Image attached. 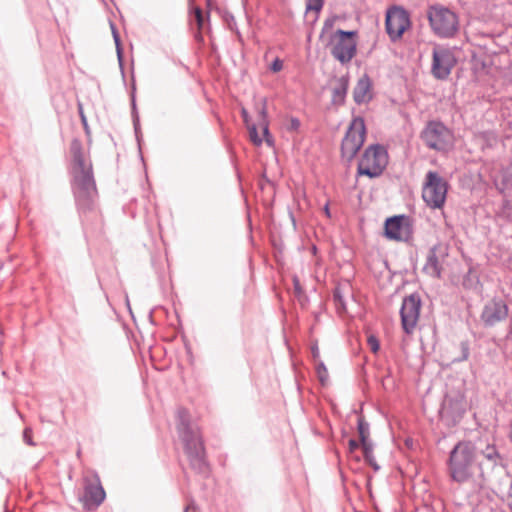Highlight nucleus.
<instances>
[{"label":"nucleus","instance_id":"41","mask_svg":"<svg viewBox=\"0 0 512 512\" xmlns=\"http://www.w3.org/2000/svg\"><path fill=\"white\" fill-rule=\"evenodd\" d=\"M140 132H141V130L135 129V137L139 144H140Z\"/></svg>","mask_w":512,"mask_h":512},{"label":"nucleus","instance_id":"44","mask_svg":"<svg viewBox=\"0 0 512 512\" xmlns=\"http://www.w3.org/2000/svg\"><path fill=\"white\" fill-rule=\"evenodd\" d=\"M191 508V505L186 506L185 512H187Z\"/></svg>","mask_w":512,"mask_h":512},{"label":"nucleus","instance_id":"18","mask_svg":"<svg viewBox=\"0 0 512 512\" xmlns=\"http://www.w3.org/2000/svg\"><path fill=\"white\" fill-rule=\"evenodd\" d=\"M423 270L426 274L432 277L440 278L441 265L436 254V246L430 249Z\"/></svg>","mask_w":512,"mask_h":512},{"label":"nucleus","instance_id":"38","mask_svg":"<svg viewBox=\"0 0 512 512\" xmlns=\"http://www.w3.org/2000/svg\"><path fill=\"white\" fill-rule=\"evenodd\" d=\"M311 352H312V356H313L314 360H317L320 356L319 349H318L317 345L312 347Z\"/></svg>","mask_w":512,"mask_h":512},{"label":"nucleus","instance_id":"11","mask_svg":"<svg viewBox=\"0 0 512 512\" xmlns=\"http://www.w3.org/2000/svg\"><path fill=\"white\" fill-rule=\"evenodd\" d=\"M84 482V507L88 510L95 509L104 501L105 491L97 474L91 478L85 477Z\"/></svg>","mask_w":512,"mask_h":512},{"label":"nucleus","instance_id":"23","mask_svg":"<svg viewBox=\"0 0 512 512\" xmlns=\"http://www.w3.org/2000/svg\"><path fill=\"white\" fill-rule=\"evenodd\" d=\"M358 433L360 437L361 445L365 443H371L369 440V424L362 418L358 419L357 423Z\"/></svg>","mask_w":512,"mask_h":512},{"label":"nucleus","instance_id":"5","mask_svg":"<svg viewBox=\"0 0 512 512\" xmlns=\"http://www.w3.org/2000/svg\"><path fill=\"white\" fill-rule=\"evenodd\" d=\"M428 19L432 31L440 38H451L458 31V16L446 7H431L428 11Z\"/></svg>","mask_w":512,"mask_h":512},{"label":"nucleus","instance_id":"10","mask_svg":"<svg viewBox=\"0 0 512 512\" xmlns=\"http://www.w3.org/2000/svg\"><path fill=\"white\" fill-rule=\"evenodd\" d=\"M410 26L408 13L398 7H394L387 12L386 15V31L392 41H396Z\"/></svg>","mask_w":512,"mask_h":512},{"label":"nucleus","instance_id":"26","mask_svg":"<svg viewBox=\"0 0 512 512\" xmlns=\"http://www.w3.org/2000/svg\"><path fill=\"white\" fill-rule=\"evenodd\" d=\"M323 6V0H308L306 10L319 12Z\"/></svg>","mask_w":512,"mask_h":512},{"label":"nucleus","instance_id":"42","mask_svg":"<svg viewBox=\"0 0 512 512\" xmlns=\"http://www.w3.org/2000/svg\"><path fill=\"white\" fill-rule=\"evenodd\" d=\"M85 135H86L87 139L90 141V130L89 129L85 130Z\"/></svg>","mask_w":512,"mask_h":512},{"label":"nucleus","instance_id":"39","mask_svg":"<svg viewBox=\"0 0 512 512\" xmlns=\"http://www.w3.org/2000/svg\"><path fill=\"white\" fill-rule=\"evenodd\" d=\"M300 122L297 119L292 120V127L291 128H299Z\"/></svg>","mask_w":512,"mask_h":512},{"label":"nucleus","instance_id":"12","mask_svg":"<svg viewBox=\"0 0 512 512\" xmlns=\"http://www.w3.org/2000/svg\"><path fill=\"white\" fill-rule=\"evenodd\" d=\"M385 235L391 240L408 241L412 235L409 219L404 215L388 218L385 222Z\"/></svg>","mask_w":512,"mask_h":512},{"label":"nucleus","instance_id":"14","mask_svg":"<svg viewBox=\"0 0 512 512\" xmlns=\"http://www.w3.org/2000/svg\"><path fill=\"white\" fill-rule=\"evenodd\" d=\"M367 130H347L342 140L341 153L347 160H352L365 141Z\"/></svg>","mask_w":512,"mask_h":512},{"label":"nucleus","instance_id":"8","mask_svg":"<svg viewBox=\"0 0 512 512\" xmlns=\"http://www.w3.org/2000/svg\"><path fill=\"white\" fill-rule=\"evenodd\" d=\"M455 64L456 58L450 48L439 45L433 48L431 73L436 79H447Z\"/></svg>","mask_w":512,"mask_h":512},{"label":"nucleus","instance_id":"36","mask_svg":"<svg viewBox=\"0 0 512 512\" xmlns=\"http://www.w3.org/2000/svg\"><path fill=\"white\" fill-rule=\"evenodd\" d=\"M293 282H294V288H295L296 293L300 294L302 292V289H301L298 278L294 277Z\"/></svg>","mask_w":512,"mask_h":512},{"label":"nucleus","instance_id":"33","mask_svg":"<svg viewBox=\"0 0 512 512\" xmlns=\"http://www.w3.org/2000/svg\"><path fill=\"white\" fill-rule=\"evenodd\" d=\"M462 348V358L460 360H467L469 357V347L468 344L465 342L461 343Z\"/></svg>","mask_w":512,"mask_h":512},{"label":"nucleus","instance_id":"30","mask_svg":"<svg viewBox=\"0 0 512 512\" xmlns=\"http://www.w3.org/2000/svg\"><path fill=\"white\" fill-rule=\"evenodd\" d=\"M111 29H112L113 38H114V41H115V44H116L117 53H118V56H119V58H120V57H121V49H120V38H119V34H118V32L116 31L115 26H114L112 23H111Z\"/></svg>","mask_w":512,"mask_h":512},{"label":"nucleus","instance_id":"16","mask_svg":"<svg viewBox=\"0 0 512 512\" xmlns=\"http://www.w3.org/2000/svg\"><path fill=\"white\" fill-rule=\"evenodd\" d=\"M482 457L483 460L477 463V466L480 470V476L484 478L486 474L485 469H494L495 467H497L501 461V457L496 447L493 445H488L482 451Z\"/></svg>","mask_w":512,"mask_h":512},{"label":"nucleus","instance_id":"6","mask_svg":"<svg viewBox=\"0 0 512 512\" xmlns=\"http://www.w3.org/2000/svg\"><path fill=\"white\" fill-rule=\"evenodd\" d=\"M448 183L437 172L429 171L425 176L422 198L426 205L432 209H440L444 206Z\"/></svg>","mask_w":512,"mask_h":512},{"label":"nucleus","instance_id":"1","mask_svg":"<svg viewBox=\"0 0 512 512\" xmlns=\"http://www.w3.org/2000/svg\"><path fill=\"white\" fill-rule=\"evenodd\" d=\"M73 190L78 209L82 212L92 210L97 196L92 163L86 156L81 142L74 138L71 142Z\"/></svg>","mask_w":512,"mask_h":512},{"label":"nucleus","instance_id":"9","mask_svg":"<svg viewBox=\"0 0 512 512\" xmlns=\"http://www.w3.org/2000/svg\"><path fill=\"white\" fill-rule=\"evenodd\" d=\"M421 309V299L417 293L403 299L400 309L401 325L407 335H411L418 323Z\"/></svg>","mask_w":512,"mask_h":512},{"label":"nucleus","instance_id":"40","mask_svg":"<svg viewBox=\"0 0 512 512\" xmlns=\"http://www.w3.org/2000/svg\"><path fill=\"white\" fill-rule=\"evenodd\" d=\"M323 210H324V213H325V215H326L327 217H330V216H331V214H330V209H329V205H328V204H326V205L324 206V209H323Z\"/></svg>","mask_w":512,"mask_h":512},{"label":"nucleus","instance_id":"19","mask_svg":"<svg viewBox=\"0 0 512 512\" xmlns=\"http://www.w3.org/2000/svg\"><path fill=\"white\" fill-rule=\"evenodd\" d=\"M194 22L197 26V32L195 33V39L198 42L203 41L202 31L209 30V14L203 15L202 10L199 7L193 9Z\"/></svg>","mask_w":512,"mask_h":512},{"label":"nucleus","instance_id":"27","mask_svg":"<svg viewBox=\"0 0 512 512\" xmlns=\"http://www.w3.org/2000/svg\"><path fill=\"white\" fill-rule=\"evenodd\" d=\"M368 346L373 353H377L380 349V343L376 336L370 335L367 339Z\"/></svg>","mask_w":512,"mask_h":512},{"label":"nucleus","instance_id":"22","mask_svg":"<svg viewBox=\"0 0 512 512\" xmlns=\"http://www.w3.org/2000/svg\"><path fill=\"white\" fill-rule=\"evenodd\" d=\"M363 450V455L366 463L370 465L375 471H378L380 469L379 465L376 462L374 453H373V444L371 443H365L361 445Z\"/></svg>","mask_w":512,"mask_h":512},{"label":"nucleus","instance_id":"24","mask_svg":"<svg viewBox=\"0 0 512 512\" xmlns=\"http://www.w3.org/2000/svg\"><path fill=\"white\" fill-rule=\"evenodd\" d=\"M333 300L336 306L338 313H344L347 311L346 304L344 301V296L342 293V289L340 287H336L333 292Z\"/></svg>","mask_w":512,"mask_h":512},{"label":"nucleus","instance_id":"29","mask_svg":"<svg viewBox=\"0 0 512 512\" xmlns=\"http://www.w3.org/2000/svg\"><path fill=\"white\" fill-rule=\"evenodd\" d=\"M347 84L343 82L340 87L334 89V97L342 99L346 93Z\"/></svg>","mask_w":512,"mask_h":512},{"label":"nucleus","instance_id":"20","mask_svg":"<svg viewBox=\"0 0 512 512\" xmlns=\"http://www.w3.org/2000/svg\"><path fill=\"white\" fill-rule=\"evenodd\" d=\"M250 141L256 145L260 146L263 142L269 147L274 146V138L270 134V130H248Z\"/></svg>","mask_w":512,"mask_h":512},{"label":"nucleus","instance_id":"15","mask_svg":"<svg viewBox=\"0 0 512 512\" xmlns=\"http://www.w3.org/2000/svg\"><path fill=\"white\" fill-rule=\"evenodd\" d=\"M452 130H423L421 138L425 144L438 151L449 150L452 145Z\"/></svg>","mask_w":512,"mask_h":512},{"label":"nucleus","instance_id":"3","mask_svg":"<svg viewBox=\"0 0 512 512\" xmlns=\"http://www.w3.org/2000/svg\"><path fill=\"white\" fill-rule=\"evenodd\" d=\"M448 473L452 481L462 484L472 479L477 467L476 449L469 441H460L449 454Z\"/></svg>","mask_w":512,"mask_h":512},{"label":"nucleus","instance_id":"2","mask_svg":"<svg viewBox=\"0 0 512 512\" xmlns=\"http://www.w3.org/2000/svg\"><path fill=\"white\" fill-rule=\"evenodd\" d=\"M177 417L178 435L191 468L198 473H208L209 467L206 461L205 447L199 427L189 422V414L184 408L178 410Z\"/></svg>","mask_w":512,"mask_h":512},{"label":"nucleus","instance_id":"25","mask_svg":"<svg viewBox=\"0 0 512 512\" xmlns=\"http://www.w3.org/2000/svg\"><path fill=\"white\" fill-rule=\"evenodd\" d=\"M316 372L319 380L324 383L328 378V371L323 362H319L316 365Z\"/></svg>","mask_w":512,"mask_h":512},{"label":"nucleus","instance_id":"46","mask_svg":"<svg viewBox=\"0 0 512 512\" xmlns=\"http://www.w3.org/2000/svg\"><path fill=\"white\" fill-rule=\"evenodd\" d=\"M82 120H83L84 126H87V123L85 122V119L82 118Z\"/></svg>","mask_w":512,"mask_h":512},{"label":"nucleus","instance_id":"32","mask_svg":"<svg viewBox=\"0 0 512 512\" xmlns=\"http://www.w3.org/2000/svg\"><path fill=\"white\" fill-rule=\"evenodd\" d=\"M348 128H365L363 119H354Z\"/></svg>","mask_w":512,"mask_h":512},{"label":"nucleus","instance_id":"28","mask_svg":"<svg viewBox=\"0 0 512 512\" xmlns=\"http://www.w3.org/2000/svg\"><path fill=\"white\" fill-rule=\"evenodd\" d=\"M23 441L29 445V446H35L36 444L34 443L33 439H32V429L30 427H26L23 431Z\"/></svg>","mask_w":512,"mask_h":512},{"label":"nucleus","instance_id":"35","mask_svg":"<svg viewBox=\"0 0 512 512\" xmlns=\"http://www.w3.org/2000/svg\"><path fill=\"white\" fill-rule=\"evenodd\" d=\"M333 24H334V20L333 19H327L324 22V26H323V29H322V35L324 34V32L326 30H330L333 27Z\"/></svg>","mask_w":512,"mask_h":512},{"label":"nucleus","instance_id":"21","mask_svg":"<svg viewBox=\"0 0 512 512\" xmlns=\"http://www.w3.org/2000/svg\"><path fill=\"white\" fill-rule=\"evenodd\" d=\"M264 106H265V99L264 98L259 99L258 109H259V117L261 119L258 121L257 124H252L251 126H249V124H248V116H247L246 110L245 109L242 110L243 118L247 124V128H256V126H258L259 128H268L269 123L265 119V107Z\"/></svg>","mask_w":512,"mask_h":512},{"label":"nucleus","instance_id":"43","mask_svg":"<svg viewBox=\"0 0 512 512\" xmlns=\"http://www.w3.org/2000/svg\"><path fill=\"white\" fill-rule=\"evenodd\" d=\"M508 501H509L508 502L509 503V507L512 510V494L509 496V500Z\"/></svg>","mask_w":512,"mask_h":512},{"label":"nucleus","instance_id":"34","mask_svg":"<svg viewBox=\"0 0 512 512\" xmlns=\"http://www.w3.org/2000/svg\"><path fill=\"white\" fill-rule=\"evenodd\" d=\"M348 445H349V451L353 452V451H355L356 449L359 448V446L361 445V442L359 443L355 439H350Z\"/></svg>","mask_w":512,"mask_h":512},{"label":"nucleus","instance_id":"13","mask_svg":"<svg viewBox=\"0 0 512 512\" xmlns=\"http://www.w3.org/2000/svg\"><path fill=\"white\" fill-rule=\"evenodd\" d=\"M507 315V305L502 300H492L484 305L480 318L485 326L492 327L505 320Z\"/></svg>","mask_w":512,"mask_h":512},{"label":"nucleus","instance_id":"31","mask_svg":"<svg viewBox=\"0 0 512 512\" xmlns=\"http://www.w3.org/2000/svg\"><path fill=\"white\" fill-rule=\"evenodd\" d=\"M283 68V63L279 58H276L271 64V70L273 72H279Z\"/></svg>","mask_w":512,"mask_h":512},{"label":"nucleus","instance_id":"7","mask_svg":"<svg viewBox=\"0 0 512 512\" xmlns=\"http://www.w3.org/2000/svg\"><path fill=\"white\" fill-rule=\"evenodd\" d=\"M356 32L337 30L330 36L329 46L332 56L342 64L352 60L356 54Z\"/></svg>","mask_w":512,"mask_h":512},{"label":"nucleus","instance_id":"17","mask_svg":"<svg viewBox=\"0 0 512 512\" xmlns=\"http://www.w3.org/2000/svg\"><path fill=\"white\" fill-rule=\"evenodd\" d=\"M353 97L356 103L362 104L368 102L372 98L371 82L368 76H362L353 91Z\"/></svg>","mask_w":512,"mask_h":512},{"label":"nucleus","instance_id":"37","mask_svg":"<svg viewBox=\"0 0 512 512\" xmlns=\"http://www.w3.org/2000/svg\"><path fill=\"white\" fill-rule=\"evenodd\" d=\"M227 24L231 30H234V17L232 15H228L226 17Z\"/></svg>","mask_w":512,"mask_h":512},{"label":"nucleus","instance_id":"45","mask_svg":"<svg viewBox=\"0 0 512 512\" xmlns=\"http://www.w3.org/2000/svg\"><path fill=\"white\" fill-rule=\"evenodd\" d=\"M291 218H292L293 224L295 225V219H294V217L292 215H291Z\"/></svg>","mask_w":512,"mask_h":512},{"label":"nucleus","instance_id":"4","mask_svg":"<svg viewBox=\"0 0 512 512\" xmlns=\"http://www.w3.org/2000/svg\"><path fill=\"white\" fill-rule=\"evenodd\" d=\"M388 164V153L379 144L367 147L358 162L357 173L369 178L379 177Z\"/></svg>","mask_w":512,"mask_h":512}]
</instances>
